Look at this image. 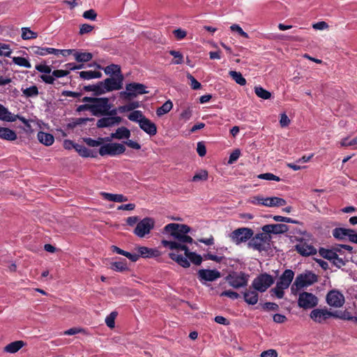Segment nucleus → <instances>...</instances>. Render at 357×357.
<instances>
[{
  "mask_svg": "<svg viewBox=\"0 0 357 357\" xmlns=\"http://www.w3.org/2000/svg\"><path fill=\"white\" fill-rule=\"evenodd\" d=\"M172 249L174 250L169 253V258L175 261L181 266L183 268H188L190 266V263L188 260L186 255L179 253V252L182 250L180 248Z\"/></svg>",
  "mask_w": 357,
  "mask_h": 357,
  "instance_id": "nucleus-16",
  "label": "nucleus"
},
{
  "mask_svg": "<svg viewBox=\"0 0 357 357\" xmlns=\"http://www.w3.org/2000/svg\"><path fill=\"white\" fill-rule=\"evenodd\" d=\"M334 318L340 319L342 320L352 321L357 324V317L352 316L351 312L347 310L334 311Z\"/></svg>",
  "mask_w": 357,
  "mask_h": 357,
  "instance_id": "nucleus-27",
  "label": "nucleus"
},
{
  "mask_svg": "<svg viewBox=\"0 0 357 357\" xmlns=\"http://www.w3.org/2000/svg\"><path fill=\"white\" fill-rule=\"evenodd\" d=\"M139 126L142 130L151 136L155 135L157 133L155 124L146 117L140 121Z\"/></svg>",
  "mask_w": 357,
  "mask_h": 357,
  "instance_id": "nucleus-19",
  "label": "nucleus"
},
{
  "mask_svg": "<svg viewBox=\"0 0 357 357\" xmlns=\"http://www.w3.org/2000/svg\"><path fill=\"white\" fill-rule=\"evenodd\" d=\"M262 308L266 310L277 311L279 309V306L275 303L266 302L262 305Z\"/></svg>",
  "mask_w": 357,
  "mask_h": 357,
  "instance_id": "nucleus-62",
  "label": "nucleus"
},
{
  "mask_svg": "<svg viewBox=\"0 0 357 357\" xmlns=\"http://www.w3.org/2000/svg\"><path fill=\"white\" fill-rule=\"evenodd\" d=\"M13 62L19 66H22V67H24V68H30L31 67V65L30 62L29 61V60H27L26 59H25L24 57L14 56L13 58Z\"/></svg>",
  "mask_w": 357,
  "mask_h": 357,
  "instance_id": "nucleus-47",
  "label": "nucleus"
},
{
  "mask_svg": "<svg viewBox=\"0 0 357 357\" xmlns=\"http://www.w3.org/2000/svg\"><path fill=\"white\" fill-rule=\"evenodd\" d=\"M354 229L337 227L333 230V236L335 238L340 241L348 239L351 242V237L353 234Z\"/></svg>",
  "mask_w": 357,
  "mask_h": 357,
  "instance_id": "nucleus-17",
  "label": "nucleus"
},
{
  "mask_svg": "<svg viewBox=\"0 0 357 357\" xmlns=\"http://www.w3.org/2000/svg\"><path fill=\"white\" fill-rule=\"evenodd\" d=\"M339 144H340V146H342V147L352 146L354 149H357V136L351 139L349 137H344L340 141Z\"/></svg>",
  "mask_w": 357,
  "mask_h": 357,
  "instance_id": "nucleus-43",
  "label": "nucleus"
},
{
  "mask_svg": "<svg viewBox=\"0 0 357 357\" xmlns=\"http://www.w3.org/2000/svg\"><path fill=\"white\" fill-rule=\"evenodd\" d=\"M208 178V172L206 170H201L196 173L192 178V181L197 182L199 181H206Z\"/></svg>",
  "mask_w": 357,
  "mask_h": 357,
  "instance_id": "nucleus-53",
  "label": "nucleus"
},
{
  "mask_svg": "<svg viewBox=\"0 0 357 357\" xmlns=\"http://www.w3.org/2000/svg\"><path fill=\"white\" fill-rule=\"evenodd\" d=\"M109 268L116 272H124L129 270L127 261L124 259L110 262Z\"/></svg>",
  "mask_w": 357,
  "mask_h": 357,
  "instance_id": "nucleus-23",
  "label": "nucleus"
},
{
  "mask_svg": "<svg viewBox=\"0 0 357 357\" xmlns=\"http://www.w3.org/2000/svg\"><path fill=\"white\" fill-rule=\"evenodd\" d=\"M37 137L39 142L45 146H50L54 142V136L45 132H38Z\"/></svg>",
  "mask_w": 357,
  "mask_h": 357,
  "instance_id": "nucleus-29",
  "label": "nucleus"
},
{
  "mask_svg": "<svg viewBox=\"0 0 357 357\" xmlns=\"http://www.w3.org/2000/svg\"><path fill=\"white\" fill-rule=\"evenodd\" d=\"M123 76L119 75L116 77H109L101 82L104 93L115 90H119L123 86Z\"/></svg>",
  "mask_w": 357,
  "mask_h": 357,
  "instance_id": "nucleus-11",
  "label": "nucleus"
},
{
  "mask_svg": "<svg viewBox=\"0 0 357 357\" xmlns=\"http://www.w3.org/2000/svg\"><path fill=\"white\" fill-rule=\"evenodd\" d=\"M17 115L13 114L6 107L0 104V120L8 122H14L17 120Z\"/></svg>",
  "mask_w": 357,
  "mask_h": 357,
  "instance_id": "nucleus-26",
  "label": "nucleus"
},
{
  "mask_svg": "<svg viewBox=\"0 0 357 357\" xmlns=\"http://www.w3.org/2000/svg\"><path fill=\"white\" fill-rule=\"evenodd\" d=\"M220 296H227L231 299H237L239 298V294L237 292L231 290L224 291L220 294Z\"/></svg>",
  "mask_w": 357,
  "mask_h": 357,
  "instance_id": "nucleus-64",
  "label": "nucleus"
},
{
  "mask_svg": "<svg viewBox=\"0 0 357 357\" xmlns=\"http://www.w3.org/2000/svg\"><path fill=\"white\" fill-rule=\"evenodd\" d=\"M130 136V131L126 127L119 128L115 132L111 134L113 139H128Z\"/></svg>",
  "mask_w": 357,
  "mask_h": 357,
  "instance_id": "nucleus-31",
  "label": "nucleus"
},
{
  "mask_svg": "<svg viewBox=\"0 0 357 357\" xmlns=\"http://www.w3.org/2000/svg\"><path fill=\"white\" fill-rule=\"evenodd\" d=\"M137 252L139 254V257L144 258L155 257L160 255V252L158 250L149 247H139Z\"/></svg>",
  "mask_w": 357,
  "mask_h": 357,
  "instance_id": "nucleus-22",
  "label": "nucleus"
},
{
  "mask_svg": "<svg viewBox=\"0 0 357 357\" xmlns=\"http://www.w3.org/2000/svg\"><path fill=\"white\" fill-rule=\"evenodd\" d=\"M59 50L51 48V47H37L35 53L38 55L45 56L48 54H54L55 55L59 54Z\"/></svg>",
  "mask_w": 357,
  "mask_h": 357,
  "instance_id": "nucleus-42",
  "label": "nucleus"
},
{
  "mask_svg": "<svg viewBox=\"0 0 357 357\" xmlns=\"http://www.w3.org/2000/svg\"><path fill=\"white\" fill-rule=\"evenodd\" d=\"M255 236L254 231L251 228L241 227L234 230L229 235L232 243L238 245L246 243L248 240L251 239V242L248 245H252V238Z\"/></svg>",
  "mask_w": 357,
  "mask_h": 357,
  "instance_id": "nucleus-3",
  "label": "nucleus"
},
{
  "mask_svg": "<svg viewBox=\"0 0 357 357\" xmlns=\"http://www.w3.org/2000/svg\"><path fill=\"white\" fill-rule=\"evenodd\" d=\"M274 283L273 278L268 273L259 275L252 281V287L259 292L266 291Z\"/></svg>",
  "mask_w": 357,
  "mask_h": 357,
  "instance_id": "nucleus-6",
  "label": "nucleus"
},
{
  "mask_svg": "<svg viewBox=\"0 0 357 357\" xmlns=\"http://www.w3.org/2000/svg\"><path fill=\"white\" fill-rule=\"evenodd\" d=\"M86 91H93L96 96L104 94V89H102V84L101 82H98L96 84H90L84 86Z\"/></svg>",
  "mask_w": 357,
  "mask_h": 357,
  "instance_id": "nucleus-35",
  "label": "nucleus"
},
{
  "mask_svg": "<svg viewBox=\"0 0 357 357\" xmlns=\"http://www.w3.org/2000/svg\"><path fill=\"white\" fill-rule=\"evenodd\" d=\"M155 221L151 218H145L137 222L134 234L138 237L143 238L149 234L151 230L154 227Z\"/></svg>",
  "mask_w": 357,
  "mask_h": 357,
  "instance_id": "nucleus-9",
  "label": "nucleus"
},
{
  "mask_svg": "<svg viewBox=\"0 0 357 357\" xmlns=\"http://www.w3.org/2000/svg\"><path fill=\"white\" fill-rule=\"evenodd\" d=\"M23 93L27 97L36 96L38 94V89L36 86H32L24 89Z\"/></svg>",
  "mask_w": 357,
  "mask_h": 357,
  "instance_id": "nucleus-54",
  "label": "nucleus"
},
{
  "mask_svg": "<svg viewBox=\"0 0 357 357\" xmlns=\"http://www.w3.org/2000/svg\"><path fill=\"white\" fill-rule=\"evenodd\" d=\"M294 276V271L290 269H287L281 275V276L279 278V280L277 282L279 283V284H280L285 289H287L289 287L291 282H292Z\"/></svg>",
  "mask_w": 357,
  "mask_h": 357,
  "instance_id": "nucleus-20",
  "label": "nucleus"
},
{
  "mask_svg": "<svg viewBox=\"0 0 357 357\" xmlns=\"http://www.w3.org/2000/svg\"><path fill=\"white\" fill-rule=\"evenodd\" d=\"M331 318H334V312L327 309H314V321L326 324Z\"/></svg>",
  "mask_w": 357,
  "mask_h": 357,
  "instance_id": "nucleus-15",
  "label": "nucleus"
},
{
  "mask_svg": "<svg viewBox=\"0 0 357 357\" xmlns=\"http://www.w3.org/2000/svg\"><path fill=\"white\" fill-rule=\"evenodd\" d=\"M197 276L199 281L213 282L221 277V273L216 269H200L197 272Z\"/></svg>",
  "mask_w": 357,
  "mask_h": 357,
  "instance_id": "nucleus-13",
  "label": "nucleus"
},
{
  "mask_svg": "<svg viewBox=\"0 0 357 357\" xmlns=\"http://www.w3.org/2000/svg\"><path fill=\"white\" fill-rule=\"evenodd\" d=\"M75 151L79 153L82 157H91V158H96L97 153L94 151L90 150L85 147L83 145L77 144L75 146Z\"/></svg>",
  "mask_w": 357,
  "mask_h": 357,
  "instance_id": "nucleus-28",
  "label": "nucleus"
},
{
  "mask_svg": "<svg viewBox=\"0 0 357 357\" xmlns=\"http://www.w3.org/2000/svg\"><path fill=\"white\" fill-rule=\"evenodd\" d=\"M266 197L262 196H255L250 199V202L253 204H259L265 206Z\"/></svg>",
  "mask_w": 357,
  "mask_h": 357,
  "instance_id": "nucleus-63",
  "label": "nucleus"
},
{
  "mask_svg": "<svg viewBox=\"0 0 357 357\" xmlns=\"http://www.w3.org/2000/svg\"><path fill=\"white\" fill-rule=\"evenodd\" d=\"M24 342L22 340L13 342L4 347V351L10 354L17 352L23 346Z\"/></svg>",
  "mask_w": 357,
  "mask_h": 357,
  "instance_id": "nucleus-34",
  "label": "nucleus"
},
{
  "mask_svg": "<svg viewBox=\"0 0 357 357\" xmlns=\"http://www.w3.org/2000/svg\"><path fill=\"white\" fill-rule=\"evenodd\" d=\"M344 301V296L339 291L331 290L326 295V302L330 306L340 307Z\"/></svg>",
  "mask_w": 357,
  "mask_h": 357,
  "instance_id": "nucleus-12",
  "label": "nucleus"
},
{
  "mask_svg": "<svg viewBox=\"0 0 357 357\" xmlns=\"http://www.w3.org/2000/svg\"><path fill=\"white\" fill-rule=\"evenodd\" d=\"M249 275L243 272H233L225 277L229 284L235 289L247 286Z\"/></svg>",
  "mask_w": 357,
  "mask_h": 357,
  "instance_id": "nucleus-7",
  "label": "nucleus"
},
{
  "mask_svg": "<svg viewBox=\"0 0 357 357\" xmlns=\"http://www.w3.org/2000/svg\"><path fill=\"white\" fill-rule=\"evenodd\" d=\"M169 54L174 58V59L172 61L173 64H181L183 62V56L180 52L176 50H170Z\"/></svg>",
  "mask_w": 357,
  "mask_h": 357,
  "instance_id": "nucleus-51",
  "label": "nucleus"
},
{
  "mask_svg": "<svg viewBox=\"0 0 357 357\" xmlns=\"http://www.w3.org/2000/svg\"><path fill=\"white\" fill-rule=\"evenodd\" d=\"M107 140L109 141V138H103V137H98L97 139H93L91 138H84V142L91 147H97L99 146H102L104 142Z\"/></svg>",
  "mask_w": 357,
  "mask_h": 357,
  "instance_id": "nucleus-38",
  "label": "nucleus"
},
{
  "mask_svg": "<svg viewBox=\"0 0 357 357\" xmlns=\"http://www.w3.org/2000/svg\"><path fill=\"white\" fill-rule=\"evenodd\" d=\"M128 119L130 121L137 122L139 124L140 121L143 120L145 116L142 112L139 110H135L128 115Z\"/></svg>",
  "mask_w": 357,
  "mask_h": 357,
  "instance_id": "nucleus-48",
  "label": "nucleus"
},
{
  "mask_svg": "<svg viewBox=\"0 0 357 357\" xmlns=\"http://www.w3.org/2000/svg\"><path fill=\"white\" fill-rule=\"evenodd\" d=\"M245 301L249 305H255L258 302V293L257 290L245 291L243 292Z\"/></svg>",
  "mask_w": 357,
  "mask_h": 357,
  "instance_id": "nucleus-30",
  "label": "nucleus"
},
{
  "mask_svg": "<svg viewBox=\"0 0 357 357\" xmlns=\"http://www.w3.org/2000/svg\"><path fill=\"white\" fill-rule=\"evenodd\" d=\"M118 313L116 312H112L105 319V323L107 326L113 328L115 326V319L117 317Z\"/></svg>",
  "mask_w": 357,
  "mask_h": 357,
  "instance_id": "nucleus-52",
  "label": "nucleus"
},
{
  "mask_svg": "<svg viewBox=\"0 0 357 357\" xmlns=\"http://www.w3.org/2000/svg\"><path fill=\"white\" fill-rule=\"evenodd\" d=\"M273 231L275 234H282L289 231V227L287 225L278 223V224H271Z\"/></svg>",
  "mask_w": 357,
  "mask_h": 357,
  "instance_id": "nucleus-45",
  "label": "nucleus"
},
{
  "mask_svg": "<svg viewBox=\"0 0 357 357\" xmlns=\"http://www.w3.org/2000/svg\"><path fill=\"white\" fill-rule=\"evenodd\" d=\"M230 77L239 85L244 86L246 84V79L243 77L240 72L230 70L229 72Z\"/></svg>",
  "mask_w": 357,
  "mask_h": 357,
  "instance_id": "nucleus-40",
  "label": "nucleus"
},
{
  "mask_svg": "<svg viewBox=\"0 0 357 357\" xmlns=\"http://www.w3.org/2000/svg\"><path fill=\"white\" fill-rule=\"evenodd\" d=\"M284 289H285L284 287L279 284V283L277 282L276 286L275 288L272 289V291H273L275 294V296L278 298H282L284 296Z\"/></svg>",
  "mask_w": 357,
  "mask_h": 357,
  "instance_id": "nucleus-60",
  "label": "nucleus"
},
{
  "mask_svg": "<svg viewBox=\"0 0 357 357\" xmlns=\"http://www.w3.org/2000/svg\"><path fill=\"white\" fill-rule=\"evenodd\" d=\"M192 229L185 224L169 223L162 229V234L173 241H162L163 245H197V243H204L206 245H212L215 243L212 234L206 236L197 237L194 239L189 234H191Z\"/></svg>",
  "mask_w": 357,
  "mask_h": 357,
  "instance_id": "nucleus-1",
  "label": "nucleus"
},
{
  "mask_svg": "<svg viewBox=\"0 0 357 357\" xmlns=\"http://www.w3.org/2000/svg\"><path fill=\"white\" fill-rule=\"evenodd\" d=\"M113 252H115L119 255H122L129 259L131 261L135 262L139 258V254L138 252H130L121 249L119 247H114Z\"/></svg>",
  "mask_w": 357,
  "mask_h": 357,
  "instance_id": "nucleus-33",
  "label": "nucleus"
},
{
  "mask_svg": "<svg viewBox=\"0 0 357 357\" xmlns=\"http://www.w3.org/2000/svg\"><path fill=\"white\" fill-rule=\"evenodd\" d=\"M173 107V104L171 100L166 101L161 107H158L156 110V114L161 116L168 113Z\"/></svg>",
  "mask_w": 357,
  "mask_h": 357,
  "instance_id": "nucleus-39",
  "label": "nucleus"
},
{
  "mask_svg": "<svg viewBox=\"0 0 357 357\" xmlns=\"http://www.w3.org/2000/svg\"><path fill=\"white\" fill-rule=\"evenodd\" d=\"M0 138L8 141H14L17 139L15 131L8 128L0 127Z\"/></svg>",
  "mask_w": 357,
  "mask_h": 357,
  "instance_id": "nucleus-32",
  "label": "nucleus"
},
{
  "mask_svg": "<svg viewBox=\"0 0 357 357\" xmlns=\"http://www.w3.org/2000/svg\"><path fill=\"white\" fill-rule=\"evenodd\" d=\"M100 195L106 200L114 202H125L128 201V197L121 194H112L102 192Z\"/></svg>",
  "mask_w": 357,
  "mask_h": 357,
  "instance_id": "nucleus-24",
  "label": "nucleus"
},
{
  "mask_svg": "<svg viewBox=\"0 0 357 357\" xmlns=\"http://www.w3.org/2000/svg\"><path fill=\"white\" fill-rule=\"evenodd\" d=\"M82 16L86 20L94 21L97 17V13L93 9H90L84 11Z\"/></svg>",
  "mask_w": 357,
  "mask_h": 357,
  "instance_id": "nucleus-59",
  "label": "nucleus"
},
{
  "mask_svg": "<svg viewBox=\"0 0 357 357\" xmlns=\"http://www.w3.org/2000/svg\"><path fill=\"white\" fill-rule=\"evenodd\" d=\"M275 235L271 224L264 225L261 227V232L255 235L252 238L254 242L252 245H261V243L269 245L272 239V236Z\"/></svg>",
  "mask_w": 357,
  "mask_h": 357,
  "instance_id": "nucleus-8",
  "label": "nucleus"
},
{
  "mask_svg": "<svg viewBox=\"0 0 357 357\" xmlns=\"http://www.w3.org/2000/svg\"><path fill=\"white\" fill-rule=\"evenodd\" d=\"M287 204L285 199L278 197H266L265 206L267 207H280Z\"/></svg>",
  "mask_w": 357,
  "mask_h": 357,
  "instance_id": "nucleus-25",
  "label": "nucleus"
},
{
  "mask_svg": "<svg viewBox=\"0 0 357 357\" xmlns=\"http://www.w3.org/2000/svg\"><path fill=\"white\" fill-rule=\"evenodd\" d=\"M312 284V273L306 271L305 273L298 275L291 285V291L294 295H296L302 288L311 285Z\"/></svg>",
  "mask_w": 357,
  "mask_h": 357,
  "instance_id": "nucleus-5",
  "label": "nucleus"
},
{
  "mask_svg": "<svg viewBox=\"0 0 357 357\" xmlns=\"http://www.w3.org/2000/svg\"><path fill=\"white\" fill-rule=\"evenodd\" d=\"M79 77L84 79H91L93 78H100L102 76V73L99 71H81L79 73Z\"/></svg>",
  "mask_w": 357,
  "mask_h": 357,
  "instance_id": "nucleus-37",
  "label": "nucleus"
},
{
  "mask_svg": "<svg viewBox=\"0 0 357 357\" xmlns=\"http://www.w3.org/2000/svg\"><path fill=\"white\" fill-rule=\"evenodd\" d=\"M74 57L77 62H87L92 59L93 55L90 52H75Z\"/></svg>",
  "mask_w": 357,
  "mask_h": 357,
  "instance_id": "nucleus-36",
  "label": "nucleus"
},
{
  "mask_svg": "<svg viewBox=\"0 0 357 357\" xmlns=\"http://www.w3.org/2000/svg\"><path fill=\"white\" fill-rule=\"evenodd\" d=\"M170 248H180L182 251H184L185 255L188 257V260L190 261L195 265H200L202 261V257L201 255L196 254L193 252H190L188 247H169Z\"/></svg>",
  "mask_w": 357,
  "mask_h": 357,
  "instance_id": "nucleus-21",
  "label": "nucleus"
},
{
  "mask_svg": "<svg viewBox=\"0 0 357 357\" xmlns=\"http://www.w3.org/2000/svg\"><path fill=\"white\" fill-rule=\"evenodd\" d=\"M188 79L190 81V86L194 90L201 88V84L190 73L187 75Z\"/></svg>",
  "mask_w": 357,
  "mask_h": 357,
  "instance_id": "nucleus-57",
  "label": "nucleus"
},
{
  "mask_svg": "<svg viewBox=\"0 0 357 357\" xmlns=\"http://www.w3.org/2000/svg\"><path fill=\"white\" fill-rule=\"evenodd\" d=\"M255 93L260 98L268 100L271 98V93L260 86H255Z\"/></svg>",
  "mask_w": 357,
  "mask_h": 357,
  "instance_id": "nucleus-41",
  "label": "nucleus"
},
{
  "mask_svg": "<svg viewBox=\"0 0 357 357\" xmlns=\"http://www.w3.org/2000/svg\"><path fill=\"white\" fill-rule=\"evenodd\" d=\"M125 146L119 143H109L102 145L99 149V154L101 156L107 155L114 156L124 153Z\"/></svg>",
  "mask_w": 357,
  "mask_h": 357,
  "instance_id": "nucleus-10",
  "label": "nucleus"
},
{
  "mask_svg": "<svg viewBox=\"0 0 357 357\" xmlns=\"http://www.w3.org/2000/svg\"><path fill=\"white\" fill-rule=\"evenodd\" d=\"M146 86L143 84L132 82L126 84V91L120 93L121 97L125 100H130L138 95L147 93Z\"/></svg>",
  "mask_w": 357,
  "mask_h": 357,
  "instance_id": "nucleus-4",
  "label": "nucleus"
},
{
  "mask_svg": "<svg viewBox=\"0 0 357 357\" xmlns=\"http://www.w3.org/2000/svg\"><path fill=\"white\" fill-rule=\"evenodd\" d=\"M257 177L260 179H264L267 181H280V177L274 175L272 173H264L261 174L257 176Z\"/></svg>",
  "mask_w": 357,
  "mask_h": 357,
  "instance_id": "nucleus-55",
  "label": "nucleus"
},
{
  "mask_svg": "<svg viewBox=\"0 0 357 357\" xmlns=\"http://www.w3.org/2000/svg\"><path fill=\"white\" fill-rule=\"evenodd\" d=\"M139 107V103L137 101L130 102L126 105L121 106L119 108V110L121 112H125L128 111H132L135 109Z\"/></svg>",
  "mask_w": 357,
  "mask_h": 357,
  "instance_id": "nucleus-50",
  "label": "nucleus"
},
{
  "mask_svg": "<svg viewBox=\"0 0 357 357\" xmlns=\"http://www.w3.org/2000/svg\"><path fill=\"white\" fill-rule=\"evenodd\" d=\"M94 26L90 25L89 24H83L80 26L79 33L80 35H84L85 33H89L93 31Z\"/></svg>",
  "mask_w": 357,
  "mask_h": 357,
  "instance_id": "nucleus-61",
  "label": "nucleus"
},
{
  "mask_svg": "<svg viewBox=\"0 0 357 357\" xmlns=\"http://www.w3.org/2000/svg\"><path fill=\"white\" fill-rule=\"evenodd\" d=\"M38 36L37 33L32 31L28 27L22 28V38L23 40H29L33 38H36Z\"/></svg>",
  "mask_w": 357,
  "mask_h": 357,
  "instance_id": "nucleus-46",
  "label": "nucleus"
},
{
  "mask_svg": "<svg viewBox=\"0 0 357 357\" xmlns=\"http://www.w3.org/2000/svg\"><path fill=\"white\" fill-rule=\"evenodd\" d=\"M122 118L114 115L102 117L97 121L96 126L98 128H109L119 125Z\"/></svg>",
  "mask_w": 357,
  "mask_h": 357,
  "instance_id": "nucleus-14",
  "label": "nucleus"
},
{
  "mask_svg": "<svg viewBox=\"0 0 357 357\" xmlns=\"http://www.w3.org/2000/svg\"><path fill=\"white\" fill-rule=\"evenodd\" d=\"M298 305L303 309L312 308V294L308 292H303L299 294Z\"/></svg>",
  "mask_w": 357,
  "mask_h": 357,
  "instance_id": "nucleus-18",
  "label": "nucleus"
},
{
  "mask_svg": "<svg viewBox=\"0 0 357 357\" xmlns=\"http://www.w3.org/2000/svg\"><path fill=\"white\" fill-rule=\"evenodd\" d=\"M84 102L91 103V112L93 116H112L116 114V109L112 108L107 98L84 97L82 100Z\"/></svg>",
  "mask_w": 357,
  "mask_h": 357,
  "instance_id": "nucleus-2",
  "label": "nucleus"
},
{
  "mask_svg": "<svg viewBox=\"0 0 357 357\" xmlns=\"http://www.w3.org/2000/svg\"><path fill=\"white\" fill-rule=\"evenodd\" d=\"M319 253L324 258L329 259L331 261L337 255L335 252L331 250L324 249V248H320Z\"/></svg>",
  "mask_w": 357,
  "mask_h": 357,
  "instance_id": "nucleus-49",
  "label": "nucleus"
},
{
  "mask_svg": "<svg viewBox=\"0 0 357 357\" xmlns=\"http://www.w3.org/2000/svg\"><path fill=\"white\" fill-rule=\"evenodd\" d=\"M230 29L232 31L237 32L241 36H242L243 38H249L248 34L246 32H245L238 24H232L230 26Z\"/></svg>",
  "mask_w": 357,
  "mask_h": 357,
  "instance_id": "nucleus-56",
  "label": "nucleus"
},
{
  "mask_svg": "<svg viewBox=\"0 0 357 357\" xmlns=\"http://www.w3.org/2000/svg\"><path fill=\"white\" fill-rule=\"evenodd\" d=\"M296 249L303 256L312 255V247H296Z\"/></svg>",
  "mask_w": 357,
  "mask_h": 357,
  "instance_id": "nucleus-58",
  "label": "nucleus"
},
{
  "mask_svg": "<svg viewBox=\"0 0 357 357\" xmlns=\"http://www.w3.org/2000/svg\"><path fill=\"white\" fill-rule=\"evenodd\" d=\"M104 72L106 75H115L118 77L121 74V68L116 64H111L104 68Z\"/></svg>",
  "mask_w": 357,
  "mask_h": 357,
  "instance_id": "nucleus-44",
  "label": "nucleus"
}]
</instances>
